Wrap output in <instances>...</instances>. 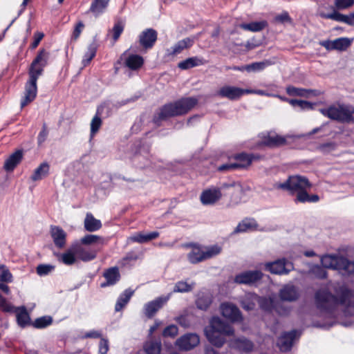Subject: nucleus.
<instances>
[{
  "label": "nucleus",
  "instance_id": "nucleus-1",
  "mask_svg": "<svg viewBox=\"0 0 354 354\" xmlns=\"http://www.w3.org/2000/svg\"><path fill=\"white\" fill-rule=\"evenodd\" d=\"M339 298L333 296L326 290H319L315 295V301L318 308L330 310L341 304L345 307L344 314L346 316L354 315V294L345 286H342L337 292Z\"/></svg>",
  "mask_w": 354,
  "mask_h": 354
},
{
  "label": "nucleus",
  "instance_id": "nucleus-2",
  "mask_svg": "<svg viewBox=\"0 0 354 354\" xmlns=\"http://www.w3.org/2000/svg\"><path fill=\"white\" fill-rule=\"evenodd\" d=\"M197 103L198 100L191 97L182 98L174 103L165 104L160 109L158 117L154 118V122L158 123L159 120H165L169 117L185 114Z\"/></svg>",
  "mask_w": 354,
  "mask_h": 354
},
{
  "label": "nucleus",
  "instance_id": "nucleus-3",
  "mask_svg": "<svg viewBox=\"0 0 354 354\" xmlns=\"http://www.w3.org/2000/svg\"><path fill=\"white\" fill-rule=\"evenodd\" d=\"M205 335L209 342L217 347H221L224 342V336H230L234 334V330L232 326L219 317H213L209 326L205 328Z\"/></svg>",
  "mask_w": 354,
  "mask_h": 354
},
{
  "label": "nucleus",
  "instance_id": "nucleus-4",
  "mask_svg": "<svg viewBox=\"0 0 354 354\" xmlns=\"http://www.w3.org/2000/svg\"><path fill=\"white\" fill-rule=\"evenodd\" d=\"M321 263L325 268L339 270L343 274L354 273V261L338 254H325L321 257Z\"/></svg>",
  "mask_w": 354,
  "mask_h": 354
},
{
  "label": "nucleus",
  "instance_id": "nucleus-5",
  "mask_svg": "<svg viewBox=\"0 0 354 354\" xmlns=\"http://www.w3.org/2000/svg\"><path fill=\"white\" fill-rule=\"evenodd\" d=\"M311 184L308 180L301 176H290L288 179L283 183L275 185L277 189L290 191L292 194L297 193L304 189H310Z\"/></svg>",
  "mask_w": 354,
  "mask_h": 354
},
{
  "label": "nucleus",
  "instance_id": "nucleus-6",
  "mask_svg": "<svg viewBox=\"0 0 354 354\" xmlns=\"http://www.w3.org/2000/svg\"><path fill=\"white\" fill-rule=\"evenodd\" d=\"M321 113L332 120L339 122H350L353 120L354 110L351 111L347 106L343 105L330 106L320 109Z\"/></svg>",
  "mask_w": 354,
  "mask_h": 354
},
{
  "label": "nucleus",
  "instance_id": "nucleus-7",
  "mask_svg": "<svg viewBox=\"0 0 354 354\" xmlns=\"http://www.w3.org/2000/svg\"><path fill=\"white\" fill-rule=\"evenodd\" d=\"M221 250V248L217 245L206 248L205 250L194 246L192 250L188 254L187 258L190 263H197L218 254Z\"/></svg>",
  "mask_w": 354,
  "mask_h": 354
},
{
  "label": "nucleus",
  "instance_id": "nucleus-8",
  "mask_svg": "<svg viewBox=\"0 0 354 354\" xmlns=\"http://www.w3.org/2000/svg\"><path fill=\"white\" fill-rule=\"evenodd\" d=\"M28 80L25 84L24 95L21 100V108L32 102L36 98L37 93V82L39 77L33 74H28Z\"/></svg>",
  "mask_w": 354,
  "mask_h": 354
},
{
  "label": "nucleus",
  "instance_id": "nucleus-9",
  "mask_svg": "<svg viewBox=\"0 0 354 354\" xmlns=\"http://www.w3.org/2000/svg\"><path fill=\"white\" fill-rule=\"evenodd\" d=\"M49 53L45 49H40L28 70V74L39 77L42 75L44 67L48 64Z\"/></svg>",
  "mask_w": 354,
  "mask_h": 354
},
{
  "label": "nucleus",
  "instance_id": "nucleus-10",
  "mask_svg": "<svg viewBox=\"0 0 354 354\" xmlns=\"http://www.w3.org/2000/svg\"><path fill=\"white\" fill-rule=\"evenodd\" d=\"M257 302L260 304L262 308L268 310L272 301L266 298H260L254 293H248L241 301V306L243 309L251 310L254 308Z\"/></svg>",
  "mask_w": 354,
  "mask_h": 354
},
{
  "label": "nucleus",
  "instance_id": "nucleus-11",
  "mask_svg": "<svg viewBox=\"0 0 354 354\" xmlns=\"http://www.w3.org/2000/svg\"><path fill=\"white\" fill-rule=\"evenodd\" d=\"M246 94V89L231 85L221 86L215 93V95L227 98L232 101L239 100L243 95Z\"/></svg>",
  "mask_w": 354,
  "mask_h": 354
},
{
  "label": "nucleus",
  "instance_id": "nucleus-12",
  "mask_svg": "<svg viewBox=\"0 0 354 354\" xmlns=\"http://www.w3.org/2000/svg\"><path fill=\"white\" fill-rule=\"evenodd\" d=\"M262 273L259 270L245 271L235 276L234 282L239 284L252 285L262 278Z\"/></svg>",
  "mask_w": 354,
  "mask_h": 354
},
{
  "label": "nucleus",
  "instance_id": "nucleus-13",
  "mask_svg": "<svg viewBox=\"0 0 354 354\" xmlns=\"http://www.w3.org/2000/svg\"><path fill=\"white\" fill-rule=\"evenodd\" d=\"M200 342V338L196 333H187L176 340V345L180 349L189 351L196 347Z\"/></svg>",
  "mask_w": 354,
  "mask_h": 354
},
{
  "label": "nucleus",
  "instance_id": "nucleus-14",
  "mask_svg": "<svg viewBox=\"0 0 354 354\" xmlns=\"http://www.w3.org/2000/svg\"><path fill=\"white\" fill-rule=\"evenodd\" d=\"M169 298L170 294L166 297H158L156 299L147 303L144 306V312L145 315L149 318H151L157 313V311L167 302Z\"/></svg>",
  "mask_w": 354,
  "mask_h": 354
},
{
  "label": "nucleus",
  "instance_id": "nucleus-15",
  "mask_svg": "<svg viewBox=\"0 0 354 354\" xmlns=\"http://www.w3.org/2000/svg\"><path fill=\"white\" fill-rule=\"evenodd\" d=\"M194 41L192 38L186 37L178 41L172 47L166 50L165 56L167 57H174L181 53L184 50L189 48L193 46Z\"/></svg>",
  "mask_w": 354,
  "mask_h": 354
},
{
  "label": "nucleus",
  "instance_id": "nucleus-16",
  "mask_svg": "<svg viewBox=\"0 0 354 354\" xmlns=\"http://www.w3.org/2000/svg\"><path fill=\"white\" fill-rule=\"evenodd\" d=\"M73 245L77 259L87 262L95 259L97 257V250L83 247V245H81L80 243H76Z\"/></svg>",
  "mask_w": 354,
  "mask_h": 354
},
{
  "label": "nucleus",
  "instance_id": "nucleus-17",
  "mask_svg": "<svg viewBox=\"0 0 354 354\" xmlns=\"http://www.w3.org/2000/svg\"><path fill=\"white\" fill-rule=\"evenodd\" d=\"M129 50L130 49L126 50L122 55V59H124V65L131 70H138L144 64V59L138 55L129 54Z\"/></svg>",
  "mask_w": 354,
  "mask_h": 354
},
{
  "label": "nucleus",
  "instance_id": "nucleus-18",
  "mask_svg": "<svg viewBox=\"0 0 354 354\" xmlns=\"http://www.w3.org/2000/svg\"><path fill=\"white\" fill-rule=\"evenodd\" d=\"M220 309L223 316L232 322H238L242 319L239 309L232 304L223 303Z\"/></svg>",
  "mask_w": 354,
  "mask_h": 354
},
{
  "label": "nucleus",
  "instance_id": "nucleus-19",
  "mask_svg": "<svg viewBox=\"0 0 354 354\" xmlns=\"http://www.w3.org/2000/svg\"><path fill=\"white\" fill-rule=\"evenodd\" d=\"M266 268L273 274H287L292 268L290 263H286L285 259L277 260L266 264Z\"/></svg>",
  "mask_w": 354,
  "mask_h": 354
},
{
  "label": "nucleus",
  "instance_id": "nucleus-20",
  "mask_svg": "<svg viewBox=\"0 0 354 354\" xmlns=\"http://www.w3.org/2000/svg\"><path fill=\"white\" fill-rule=\"evenodd\" d=\"M158 33L153 28H148L141 32L139 37L140 45L146 48H151L153 46L157 40Z\"/></svg>",
  "mask_w": 354,
  "mask_h": 354
},
{
  "label": "nucleus",
  "instance_id": "nucleus-21",
  "mask_svg": "<svg viewBox=\"0 0 354 354\" xmlns=\"http://www.w3.org/2000/svg\"><path fill=\"white\" fill-rule=\"evenodd\" d=\"M103 277L105 278L106 281L101 283L102 288L115 285L120 279L119 268L114 266L105 270L103 273Z\"/></svg>",
  "mask_w": 354,
  "mask_h": 354
},
{
  "label": "nucleus",
  "instance_id": "nucleus-22",
  "mask_svg": "<svg viewBox=\"0 0 354 354\" xmlns=\"http://www.w3.org/2000/svg\"><path fill=\"white\" fill-rule=\"evenodd\" d=\"M50 235L55 245L62 249L66 243V233L59 226L50 227Z\"/></svg>",
  "mask_w": 354,
  "mask_h": 354
},
{
  "label": "nucleus",
  "instance_id": "nucleus-23",
  "mask_svg": "<svg viewBox=\"0 0 354 354\" xmlns=\"http://www.w3.org/2000/svg\"><path fill=\"white\" fill-rule=\"evenodd\" d=\"M297 335V330L283 333L278 340L277 345L281 351L286 352L291 349L294 339Z\"/></svg>",
  "mask_w": 354,
  "mask_h": 354
},
{
  "label": "nucleus",
  "instance_id": "nucleus-24",
  "mask_svg": "<svg viewBox=\"0 0 354 354\" xmlns=\"http://www.w3.org/2000/svg\"><path fill=\"white\" fill-rule=\"evenodd\" d=\"M256 158H257V157L253 154L241 153L234 155L230 160H234V163H235L236 168L241 169L248 168Z\"/></svg>",
  "mask_w": 354,
  "mask_h": 354
},
{
  "label": "nucleus",
  "instance_id": "nucleus-25",
  "mask_svg": "<svg viewBox=\"0 0 354 354\" xmlns=\"http://www.w3.org/2000/svg\"><path fill=\"white\" fill-rule=\"evenodd\" d=\"M319 16L324 19H330L337 21L344 22L350 26H354V14L351 12V14L346 15H343L337 12H334L330 14H326L324 12H320Z\"/></svg>",
  "mask_w": 354,
  "mask_h": 354
},
{
  "label": "nucleus",
  "instance_id": "nucleus-26",
  "mask_svg": "<svg viewBox=\"0 0 354 354\" xmlns=\"http://www.w3.org/2000/svg\"><path fill=\"white\" fill-rule=\"evenodd\" d=\"M221 197V191L218 189L214 188L203 191L200 198L203 205H211L216 203Z\"/></svg>",
  "mask_w": 354,
  "mask_h": 354
},
{
  "label": "nucleus",
  "instance_id": "nucleus-27",
  "mask_svg": "<svg viewBox=\"0 0 354 354\" xmlns=\"http://www.w3.org/2000/svg\"><path fill=\"white\" fill-rule=\"evenodd\" d=\"M110 0H93L87 12H91L94 17H98L106 10Z\"/></svg>",
  "mask_w": 354,
  "mask_h": 354
},
{
  "label": "nucleus",
  "instance_id": "nucleus-28",
  "mask_svg": "<svg viewBox=\"0 0 354 354\" xmlns=\"http://www.w3.org/2000/svg\"><path fill=\"white\" fill-rule=\"evenodd\" d=\"M23 158V151L17 150L5 161L3 168L7 171H12L20 163Z\"/></svg>",
  "mask_w": 354,
  "mask_h": 354
},
{
  "label": "nucleus",
  "instance_id": "nucleus-29",
  "mask_svg": "<svg viewBox=\"0 0 354 354\" xmlns=\"http://www.w3.org/2000/svg\"><path fill=\"white\" fill-rule=\"evenodd\" d=\"M206 60L200 57H189L178 64V67L182 70H187L196 66H199L206 64Z\"/></svg>",
  "mask_w": 354,
  "mask_h": 354
},
{
  "label": "nucleus",
  "instance_id": "nucleus-30",
  "mask_svg": "<svg viewBox=\"0 0 354 354\" xmlns=\"http://www.w3.org/2000/svg\"><path fill=\"white\" fill-rule=\"evenodd\" d=\"M158 232L154 231L147 234L143 232H138L129 237V240L131 242H136L139 243H144L149 242L151 240L156 239L159 236Z\"/></svg>",
  "mask_w": 354,
  "mask_h": 354
},
{
  "label": "nucleus",
  "instance_id": "nucleus-31",
  "mask_svg": "<svg viewBox=\"0 0 354 354\" xmlns=\"http://www.w3.org/2000/svg\"><path fill=\"white\" fill-rule=\"evenodd\" d=\"M56 256L59 262L66 266L74 264L77 259L73 245L64 253L57 254Z\"/></svg>",
  "mask_w": 354,
  "mask_h": 354
},
{
  "label": "nucleus",
  "instance_id": "nucleus-32",
  "mask_svg": "<svg viewBox=\"0 0 354 354\" xmlns=\"http://www.w3.org/2000/svg\"><path fill=\"white\" fill-rule=\"evenodd\" d=\"M84 226L86 231L93 232L97 231L102 227V223L95 218L91 213H87L84 221Z\"/></svg>",
  "mask_w": 354,
  "mask_h": 354
},
{
  "label": "nucleus",
  "instance_id": "nucleus-33",
  "mask_svg": "<svg viewBox=\"0 0 354 354\" xmlns=\"http://www.w3.org/2000/svg\"><path fill=\"white\" fill-rule=\"evenodd\" d=\"M258 230V224L253 218H245L243 220L234 230L235 233L245 232Z\"/></svg>",
  "mask_w": 354,
  "mask_h": 354
},
{
  "label": "nucleus",
  "instance_id": "nucleus-34",
  "mask_svg": "<svg viewBox=\"0 0 354 354\" xmlns=\"http://www.w3.org/2000/svg\"><path fill=\"white\" fill-rule=\"evenodd\" d=\"M13 313H16L17 322L19 326L24 328L30 323L29 314L25 307L15 308Z\"/></svg>",
  "mask_w": 354,
  "mask_h": 354
},
{
  "label": "nucleus",
  "instance_id": "nucleus-35",
  "mask_svg": "<svg viewBox=\"0 0 354 354\" xmlns=\"http://www.w3.org/2000/svg\"><path fill=\"white\" fill-rule=\"evenodd\" d=\"M280 297L283 301H295L298 297V292L293 286L288 285L281 290Z\"/></svg>",
  "mask_w": 354,
  "mask_h": 354
},
{
  "label": "nucleus",
  "instance_id": "nucleus-36",
  "mask_svg": "<svg viewBox=\"0 0 354 354\" xmlns=\"http://www.w3.org/2000/svg\"><path fill=\"white\" fill-rule=\"evenodd\" d=\"M212 301V296L207 292H200L196 301V304L199 309L206 310Z\"/></svg>",
  "mask_w": 354,
  "mask_h": 354
},
{
  "label": "nucleus",
  "instance_id": "nucleus-37",
  "mask_svg": "<svg viewBox=\"0 0 354 354\" xmlns=\"http://www.w3.org/2000/svg\"><path fill=\"white\" fill-rule=\"evenodd\" d=\"M134 291L131 289L125 290L118 297L115 306V310L120 311L129 301L133 296Z\"/></svg>",
  "mask_w": 354,
  "mask_h": 354
},
{
  "label": "nucleus",
  "instance_id": "nucleus-38",
  "mask_svg": "<svg viewBox=\"0 0 354 354\" xmlns=\"http://www.w3.org/2000/svg\"><path fill=\"white\" fill-rule=\"evenodd\" d=\"M50 166L46 162H44L37 167L31 176L30 178L33 181H37L43 179L48 176Z\"/></svg>",
  "mask_w": 354,
  "mask_h": 354
},
{
  "label": "nucleus",
  "instance_id": "nucleus-39",
  "mask_svg": "<svg viewBox=\"0 0 354 354\" xmlns=\"http://www.w3.org/2000/svg\"><path fill=\"white\" fill-rule=\"evenodd\" d=\"M286 143V140L284 137L276 134H268L263 141L264 145L269 147H278Z\"/></svg>",
  "mask_w": 354,
  "mask_h": 354
},
{
  "label": "nucleus",
  "instance_id": "nucleus-40",
  "mask_svg": "<svg viewBox=\"0 0 354 354\" xmlns=\"http://www.w3.org/2000/svg\"><path fill=\"white\" fill-rule=\"evenodd\" d=\"M230 345L232 347L243 352L250 351L253 348L252 342L246 339H236L231 342Z\"/></svg>",
  "mask_w": 354,
  "mask_h": 354
},
{
  "label": "nucleus",
  "instance_id": "nucleus-41",
  "mask_svg": "<svg viewBox=\"0 0 354 354\" xmlns=\"http://www.w3.org/2000/svg\"><path fill=\"white\" fill-rule=\"evenodd\" d=\"M268 26V22L265 20L260 21H253L249 24H241L240 28L251 32H259Z\"/></svg>",
  "mask_w": 354,
  "mask_h": 354
},
{
  "label": "nucleus",
  "instance_id": "nucleus-42",
  "mask_svg": "<svg viewBox=\"0 0 354 354\" xmlns=\"http://www.w3.org/2000/svg\"><path fill=\"white\" fill-rule=\"evenodd\" d=\"M80 243L83 245H91L96 243L103 245L104 239L95 234H86L80 240Z\"/></svg>",
  "mask_w": 354,
  "mask_h": 354
},
{
  "label": "nucleus",
  "instance_id": "nucleus-43",
  "mask_svg": "<svg viewBox=\"0 0 354 354\" xmlns=\"http://www.w3.org/2000/svg\"><path fill=\"white\" fill-rule=\"evenodd\" d=\"M319 199V198L317 195H309L307 193V189H304L297 193L295 201L300 203H315L317 202Z\"/></svg>",
  "mask_w": 354,
  "mask_h": 354
},
{
  "label": "nucleus",
  "instance_id": "nucleus-44",
  "mask_svg": "<svg viewBox=\"0 0 354 354\" xmlns=\"http://www.w3.org/2000/svg\"><path fill=\"white\" fill-rule=\"evenodd\" d=\"M102 106H100L97 108L96 115L93 118L91 122V137L93 138L95 134L98 131L101 125H102V120L100 117L101 114Z\"/></svg>",
  "mask_w": 354,
  "mask_h": 354
},
{
  "label": "nucleus",
  "instance_id": "nucleus-45",
  "mask_svg": "<svg viewBox=\"0 0 354 354\" xmlns=\"http://www.w3.org/2000/svg\"><path fill=\"white\" fill-rule=\"evenodd\" d=\"M271 65V62L268 60L263 62H254L248 65L244 66L245 71L248 72H258L265 69L267 66Z\"/></svg>",
  "mask_w": 354,
  "mask_h": 354
},
{
  "label": "nucleus",
  "instance_id": "nucleus-46",
  "mask_svg": "<svg viewBox=\"0 0 354 354\" xmlns=\"http://www.w3.org/2000/svg\"><path fill=\"white\" fill-rule=\"evenodd\" d=\"M144 349L147 354H160L161 344L158 342H147L144 346Z\"/></svg>",
  "mask_w": 354,
  "mask_h": 354
},
{
  "label": "nucleus",
  "instance_id": "nucleus-47",
  "mask_svg": "<svg viewBox=\"0 0 354 354\" xmlns=\"http://www.w3.org/2000/svg\"><path fill=\"white\" fill-rule=\"evenodd\" d=\"M351 40L346 37H340L334 39L335 50H337L344 51L351 46Z\"/></svg>",
  "mask_w": 354,
  "mask_h": 354
},
{
  "label": "nucleus",
  "instance_id": "nucleus-48",
  "mask_svg": "<svg viewBox=\"0 0 354 354\" xmlns=\"http://www.w3.org/2000/svg\"><path fill=\"white\" fill-rule=\"evenodd\" d=\"M96 51L97 50L94 45H90L88 47L87 51L85 53L82 62L84 67L90 64L91 61L95 57Z\"/></svg>",
  "mask_w": 354,
  "mask_h": 354
},
{
  "label": "nucleus",
  "instance_id": "nucleus-49",
  "mask_svg": "<svg viewBox=\"0 0 354 354\" xmlns=\"http://www.w3.org/2000/svg\"><path fill=\"white\" fill-rule=\"evenodd\" d=\"M286 92L289 95L303 97L311 93L313 91L290 86L286 88Z\"/></svg>",
  "mask_w": 354,
  "mask_h": 354
},
{
  "label": "nucleus",
  "instance_id": "nucleus-50",
  "mask_svg": "<svg viewBox=\"0 0 354 354\" xmlns=\"http://www.w3.org/2000/svg\"><path fill=\"white\" fill-rule=\"evenodd\" d=\"M52 322L53 319L50 316H44L36 319L32 326L36 328H44L50 326Z\"/></svg>",
  "mask_w": 354,
  "mask_h": 354
},
{
  "label": "nucleus",
  "instance_id": "nucleus-51",
  "mask_svg": "<svg viewBox=\"0 0 354 354\" xmlns=\"http://www.w3.org/2000/svg\"><path fill=\"white\" fill-rule=\"evenodd\" d=\"M194 283H187L186 281H178L175 284L174 292H187L192 290Z\"/></svg>",
  "mask_w": 354,
  "mask_h": 354
},
{
  "label": "nucleus",
  "instance_id": "nucleus-52",
  "mask_svg": "<svg viewBox=\"0 0 354 354\" xmlns=\"http://www.w3.org/2000/svg\"><path fill=\"white\" fill-rule=\"evenodd\" d=\"M0 281L6 283L12 281V274L5 265H0Z\"/></svg>",
  "mask_w": 354,
  "mask_h": 354
},
{
  "label": "nucleus",
  "instance_id": "nucleus-53",
  "mask_svg": "<svg viewBox=\"0 0 354 354\" xmlns=\"http://www.w3.org/2000/svg\"><path fill=\"white\" fill-rule=\"evenodd\" d=\"M15 307L0 294V310L4 313H13Z\"/></svg>",
  "mask_w": 354,
  "mask_h": 354
},
{
  "label": "nucleus",
  "instance_id": "nucleus-54",
  "mask_svg": "<svg viewBox=\"0 0 354 354\" xmlns=\"http://www.w3.org/2000/svg\"><path fill=\"white\" fill-rule=\"evenodd\" d=\"M124 25L122 21H118L115 24V25L112 29L113 38L114 42L118 39L120 35L122 34V32L124 30Z\"/></svg>",
  "mask_w": 354,
  "mask_h": 354
},
{
  "label": "nucleus",
  "instance_id": "nucleus-55",
  "mask_svg": "<svg viewBox=\"0 0 354 354\" xmlns=\"http://www.w3.org/2000/svg\"><path fill=\"white\" fill-rule=\"evenodd\" d=\"M335 8L338 10L348 8L354 5V0H335Z\"/></svg>",
  "mask_w": 354,
  "mask_h": 354
},
{
  "label": "nucleus",
  "instance_id": "nucleus-56",
  "mask_svg": "<svg viewBox=\"0 0 354 354\" xmlns=\"http://www.w3.org/2000/svg\"><path fill=\"white\" fill-rule=\"evenodd\" d=\"M178 328L176 325L171 324L168 326H167L163 332L162 335L164 337H174L178 335Z\"/></svg>",
  "mask_w": 354,
  "mask_h": 354
},
{
  "label": "nucleus",
  "instance_id": "nucleus-57",
  "mask_svg": "<svg viewBox=\"0 0 354 354\" xmlns=\"http://www.w3.org/2000/svg\"><path fill=\"white\" fill-rule=\"evenodd\" d=\"M55 266L51 265L46 264H41L37 267V273L39 276L46 275L50 273L52 270H53Z\"/></svg>",
  "mask_w": 354,
  "mask_h": 354
},
{
  "label": "nucleus",
  "instance_id": "nucleus-58",
  "mask_svg": "<svg viewBox=\"0 0 354 354\" xmlns=\"http://www.w3.org/2000/svg\"><path fill=\"white\" fill-rule=\"evenodd\" d=\"M310 271L317 278L324 279L327 276L325 269L317 265L313 266Z\"/></svg>",
  "mask_w": 354,
  "mask_h": 354
},
{
  "label": "nucleus",
  "instance_id": "nucleus-59",
  "mask_svg": "<svg viewBox=\"0 0 354 354\" xmlns=\"http://www.w3.org/2000/svg\"><path fill=\"white\" fill-rule=\"evenodd\" d=\"M274 21L276 22L283 24L286 22H291V18L289 16V14L288 12L283 11L281 14L277 15L274 17Z\"/></svg>",
  "mask_w": 354,
  "mask_h": 354
},
{
  "label": "nucleus",
  "instance_id": "nucleus-60",
  "mask_svg": "<svg viewBox=\"0 0 354 354\" xmlns=\"http://www.w3.org/2000/svg\"><path fill=\"white\" fill-rule=\"evenodd\" d=\"M109 351L108 340L102 338L99 344V354H106Z\"/></svg>",
  "mask_w": 354,
  "mask_h": 354
},
{
  "label": "nucleus",
  "instance_id": "nucleus-61",
  "mask_svg": "<svg viewBox=\"0 0 354 354\" xmlns=\"http://www.w3.org/2000/svg\"><path fill=\"white\" fill-rule=\"evenodd\" d=\"M236 169H238L236 168V166L234 162L223 164L218 167V170L220 171H232Z\"/></svg>",
  "mask_w": 354,
  "mask_h": 354
},
{
  "label": "nucleus",
  "instance_id": "nucleus-62",
  "mask_svg": "<svg viewBox=\"0 0 354 354\" xmlns=\"http://www.w3.org/2000/svg\"><path fill=\"white\" fill-rule=\"evenodd\" d=\"M48 133V132L46 125L44 124L43 125L42 129L39 132V133L38 135V138H37L38 143L39 145H41L46 140Z\"/></svg>",
  "mask_w": 354,
  "mask_h": 354
},
{
  "label": "nucleus",
  "instance_id": "nucleus-63",
  "mask_svg": "<svg viewBox=\"0 0 354 354\" xmlns=\"http://www.w3.org/2000/svg\"><path fill=\"white\" fill-rule=\"evenodd\" d=\"M44 35L42 32H37L34 35V41L31 44L30 47L32 49L36 48L39 44L40 43L41 40L43 39Z\"/></svg>",
  "mask_w": 354,
  "mask_h": 354
},
{
  "label": "nucleus",
  "instance_id": "nucleus-64",
  "mask_svg": "<svg viewBox=\"0 0 354 354\" xmlns=\"http://www.w3.org/2000/svg\"><path fill=\"white\" fill-rule=\"evenodd\" d=\"M84 27V25L82 21H79L77 24V25L74 29V31L73 32V36H72L74 39H77L80 37Z\"/></svg>",
  "mask_w": 354,
  "mask_h": 354
}]
</instances>
